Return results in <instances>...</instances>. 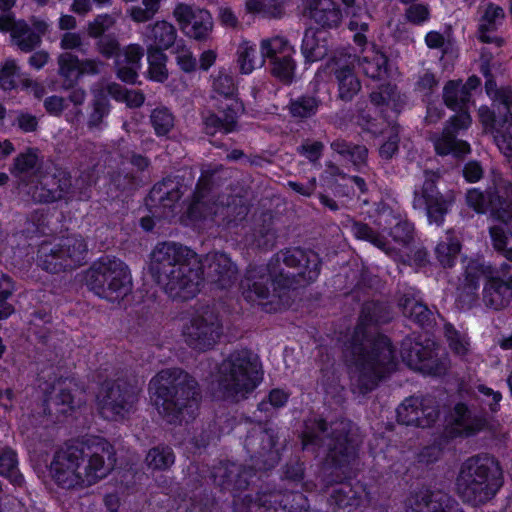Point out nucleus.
<instances>
[{
    "mask_svg": "<svg viewBox=\"0 0 512 512\" xmlns=\"http://www.w3.org/2000/svg\"><path fill=\"white\" fill-rule=\"evenodd\" d=\"M319 256L300 247L285 248L274 254L266 265L249 264L240 289L247 302L267 299L271 292L281 297L290 289L311 284L321 270Z\"/></svg>",
    "mask_w": 512,
    "mask_h": 512,
    "instance_id": "obj_1",
    "label": "nucleus"
},
{
    "mask_svg": "<svg viewBox=\"0 0 512 512\" xmlns=\"http://www.w3.org/2000/svg\"><path fill=\"white\" fill-rule=\"evenodd\" d=\"M389 320L390 311L384 302L373 300L362 305L359 324L351 339V354L358 372L357 386L362 394L372 392L395 370L397 357L396 348L390 337L378 333L366 346L357 336L358 329L360 326L385 324Z\"/></svg>",
    "mask_w": 512,
    "mask_h": 512,
    "instance_id": "obj_2",
    "label": "nucleus"
},
{
    "mask_svg": "<svg viewBox=\"0 0 512 512\" xmlns=\"http://www.w3.org/2000/svg\"><path fill=\"white\" fill-rule=\"evenodd\" d=\"M196 253L177 242L158 243L148 266L152 279L174 301L185 302L199 292V269L194 267Z\"/></svg>",
    "mask_w": 512,
    "mask_h": 512,
    "instance_id": "obj_3",
    "label": "nucleus"
},
{
    "mask_svg": "<svg viewBox=\"0 0 512 512\" xmlns=\"http://www.w3.org/2000/svg\"><path fill=\"white\" fill-rule=\"evenodd\" d=\"M149 396L159 415L170 424H180L185 414L194 419L201 392L196 379L183 369H164L149 382Z\"/></svg>",
    "mask_w": 512,
    "mask_h": 512,
    "instance_id": "obj_4",
    "label": "nucleus"
},
{
    "mask_svg": "<svg viewBox=\"0 0 512 512\" xmlns=\"http://www.w3.org/2000/svg\"><path fill=\"white\" fill-rule=\"evenodd\" d=\"M262 380L260 357L247 347L235 349L217 368L212 396L216 400L238 403L247 399Z\"/></svg>",
    "mask_w": 512,
    "mask_h": 512,
    "instance_id": "obj_5",
    "label": "nucleus"
},
{
    "mask_svg": "<svg viewBox=\"0 0 512 512\" xmlns=\"http://www.w3.org/2000/svg\"><path fill=\"white\" fill-rule=\"evenodd\" d=\"M504 482L499 461L488 454L476 455L461 464L456 488L464 502L473 506L491 500Z\"/></svg>",
    "mask_w": 512,
    "mask_h": 512,
    "instance_id": "obj_6",
    "label": "nucleus"
},
{
    "mask_svg": "<svg viewBox=\"0 0 512 512\" xmlns=\"http://www.w3.org/2000/svg\"><path fill=\"white\" fill-rule=\"evenodd\" d=\"M110 470L103 456L85 454L84 450H56L50 463L52 478L65 489L94 485Z\"/></svg>",
    "mask_w": 512,
    "mask_h": 512,
    "instance_id": "obj_7",
    "label": "nucleus"
},
{
    "mask_svg": "<svg viewBox=\"0 0 512 512\" xmlns=\"http://www.w3.org/2000/svg\"><path fill=\"white\" fill-rule=\"evenodd\" d=\"M85 280L89 290L110 302L122 300L132 287L127 264L114 256L101 257L93 263L85 275Z\"/></svg>",
    "mask_w": 512,
    "mask_h": 512,
    "instance_id": "obj_8",
    "label": "nucleus"
},
{
    "mask_svg": "<svg viewBox=\"0 0 512 512\" xmlns=\"http://www.w3.org/2000/svg\"><path fill=\"white\" fill-rule=\"evenodd\" d=\"M300 439L301 448H324L326 440L329 441L326 448H360L358 428L351 420L344 418L329 423L321 415L308 417L303 422Z\"/></svg>",
    "mask_w": 512,
    "mask_h": 512,
    "instance_id": "obj_9",
    "label": "nucleus"
},
{
    "mask_svg": "<svg viewBox=\"0 0 512 512\" xmlns=\"http://www.w3.org/2000/svg\"><path fill=\"white\" fill-rule=\"evenodd\" d=\"M438 350V343L423 333L407 335L400 344L403 363L425 376L443 377L448 373L450 360L439 356Z\"/></svg>",
    "mask_w": 512,
    "mask_h": 512,
    "instance_id": "obj_10",
    "label": "nucleus"
},
{
    "mask_svg": "<svg viewBox=\"0 0 512 512\" xmlns=\"http://www.w3.org/2000/svg\"><path fill=\"white\" fill-rule=\"evenodd\" d=\"M139 389L129 379L117 377L100 383L96 394L99 415L108 421H123L136 410Z\"/></svg>",
    "mask_w": 512,
    "mask_h": 512,
    "instance_id": "obj_11",
    "label": "nucleus"
},
{
    "mask_svg": "<svg viewBox=\"0 0 512 512\" xmlns=\"http://www.w3.org/2000/svg\"><path fill=\"white\" fill-rule=\"evenodd\" d=\"M87 254V244L80 235H69L56 243L43 241L37 250V264L49 273L73 270Z\"/></svg>",
    "mask_w": 512,
    "mask_h": 512,
    "instance_id": "obj_12",
    "label": "nucleus"
},
{
    "mask_svg": "<svg viewBox=\"0 0 512 512\" xmlns=\"http://www.w3.org/2000/svg\"><path fill=\"white\" fill-rule=\"evenodd\" d=\"M454 204V191L442 193L435 174L425 177L422 185L413 191L412 207L426 217L429 225L442 227Z\"/></svg>",
    "mask_w": 512,
    "mask_h": 512,
    "instance_id": "obj_13",
    "label": "nucleus"
},
{
    "mask_svg": "<svg viewBox=\"0 0 512 512\" xmlns=\"http://www.w3.org/2000/svg\"><path fill=\"white\" fill-rule=\"evenodd\" d=\"M183 192L179 183L171 178H164L155 183L145 198V204L152 216L140 219V227L150 232L155 227L154 218L168 219L175 215L178 202Z\"/></svg>",
    "mask_w": 512,
    "mask_h": 512,
    "instance_id": "obj_14",
    "label": "nucleus"
},
{
    "mask_svg": "<svg viewBox=\"0 0 512 512\" xmlns=\"http://www.w3.org/2000/svg\"><path fill=\"white\" fill-rule=\"evenodd\" d=\"M493 424L486 413L472 414L466 402L454 404L450 417L443 429V437L447 440L467 439L481 432L493 431Z\"/></svg>",
    "mask_w": 512,
    "mask_h": 512,
    "instance_id": "obj_15",
    "label": "nucleus"
},
{
    "mask_svg": "<svg viewBox=\"0 0 512 512\" xmlns=\"http://www.w3.org/2000/svg\"><path fill=\"white\" fill-rule=\"evenodd\" d=\"M223 334V325L219 315L205 311L193 316L183 328L186 344L193 350L206 352L212 349Z\"/></svg>",
    "mask_w": 512,
    "mask_h": 512,
    "instance_id": "obj_16",
    "label": "nucleus"
},
{
    "mask_svg": "<svg viewBox=\"0 0 512 512\" xmlns=\"http://www.w3.org/2000/svg\"><path fill=\"white\" fill-rule=\"evenodd\" d=\"M356 450H328L325 469H331L328 480L329 483H339L340 487L333 490L331 497L335 500L338 507L352 505L356 498V492L349 483L344 480L351 475L350 464L356 458Z\"/></svg>",
    "mask_w": 512,
    "mask_h": 512,
    "instance_id": "obj_17",
    "label": "nucleus"
},
{
    "mask_svg": "<svg viewBox=\"0 0 512 512\" xmlns=\"http://www.w3.org/2000/svg\"><path fill=\"white\" fill-rule=\"evenodd\" d=\"M194 267L199 269V285L205 281L214 290H228L238 281V267L224 252L208 255L205 264L196 259Z\"/></svg>",
    "mask_w": 512,
    "mask_h": 512,
    "instance_id": "obj_18",
    "label": "nucleus"
},
{
    "mask_svg": "<svg viewBox=\"0 0 512 512\" xmlns=\"http://www.w3.org/2000/svg\"><path fill=\"white\" fill-rule=\"evenodd\" d=\"M406 512H464L448 493L430 487L410 494Z\"/></svg>",
    "mask_w": 512,
    "mask_h": 512,
    "instance_id": "obj_19",
    "label": "nucleus"
},
{
    "mask_svg": "<svg viewBox=\"0 0 512 512\" xmlns=\"http://www.w3.org/2000/svg\"><path fill=\"white\" fill-rule=\"evenodd\" d=\"M70 188L69 176L53 173L41 176L30 193L34 203L51 204L62 200L68 203Z\"/></svg>",
    "mask_w": 512,
    "mask_h": 512,
    "instance_id": "obj_20",
    "label": "nucleus"
},
{
    "mask_svg": "<svg viewBox=\"0 0 512 512\" xmlns=\"http://www.w3.org/2000/svg\"><path fill=\"white\" fill-rule=\"evenodd\" d=\"M330 148L341 166L361 174L369 171V150L365 145L338 138L331 142Z\"/></svg>",
    "mask_w": 512,
    "mask_h": 512,
    "instance_id": "obj_21",
    "label": "nucleus"
},
{
    "mask_svg": "<svg viewBox=\"0 0 512 512\" xmlns=\"http://www.w3.org/2000/svg\"><path fill=\"white\" fill-rule=\"evenodd\" d=\"M494 274H498L497 268L490 262L486 261L483 256L470 258L467 261L462 274V292L468 296H477L481 281L485 280V282H489Z\"/></svg>",
    "mask_w": 512,
    "mask_h": 512,
    "instance_id": "obj_22",
    "label": "nucleus"
},
{
    "mask_svg": "<svg viewBox=\"0 0 512 512\" xmlns=\"http://www.w3.org/2000/svg\"><path fill=\"white\" fill-rule=\"evenodd\" d=\"M306 10L320 31L337 29L343 20L342 9L334 0H308Z\"/></svg>",
    "mask_w": 512,
    "mask_h": 512,
    "instance_id": "obj_23",
    "label": "nucleus"
},
{
    "mask_svg": "<svg viewBox=\"0 0 512 512\" xmlns=\"http://www.w3.org/2000/svg\"><path fill=\"white\" fill-rule=\"evenodd\" d=\"M286 498L284 490L277 487L275 483L263 482L259 485L255 496L248 494L240 498V506L242 508L257 506L258 509L277 510L278 507L286 508Z\"/></svg>",
    "mask_w": 512,
    "mask_h": 512,
    "instance_id": "obj_24",
    "label": "nucleus"
},
{
    "mask_svg": "<svg viewBox=\"0 0 512 512\" xmlns=\"http://www.w3.org/2000/svg\"><path fill=\"white\" fill-rule=\"evenodd\" d=\"M253 476L254 473L249 466L227 463L218 469L215 481L222 490L235 493L247 489Z\"/></svg>",
    "mask_w": 512,
    "mask_h": 512,
    "instance_id": "obj_25",
    "label": "nucleus"
},
{
    "mask_svg": "<svg viewBox=\"0 0 512 512\" xmlns=\"http://www.w3.org/2000/svg\"><path fill=\"white\" fill-rule=\"evenodd\" d=\"M504 17L505 12L501 6L492 2L488 3L478 23V40L484 44H496L498 47L502 46L503 39L491 35V33L498 30L499 26L502 24L501 20H503Z\"/></svg>",
    "mask_w": 512,
    "mask_h": 512,
    "instance_id": "obj_26",
    "label": "nucleus"
},
{
    "mask_svg": "<svg viewBox=\"0 0 512 512\" xmlns=\"http://www.w3.org/2000/svg\"><path fill=\"white\" fill-rule=\"evenodd\" d=\"M143 36L147 49L165 52L176 43L177 30L174 25L165 20L156 21L146 27Z\"/></svg>",
    "mask_w": 512,
    "mask_h": 512,
    "instance_id": "obj_27",
    "label": "nucleus"
},
{
    "mask_svg": "<svg viewBox=\"0 0 512 512\" xmlns=\"http://www.w3.org/2000/svg\"><path fill=\"white\" fill-rule=\"evenodd\" d=\"M436 416L437 413L433 417L431 414H428L426 417L422 407V400L413 396L405 398L396 409L398 423L406 426L424 428L430 426L435 421Z\"/></svg>",
    "mask_w": 512,
    "mask_h": 512,
    "instance_id": "obj_28",
    "label": "nucleus"
},
{
    "mask_svg": "<svg viewBox=\"0 0 512 512\" xmlns=\"http://www.w3.org/2000/svg\"><path fill=\"white\" fill-rule=\"evenodd\" d=\"M510 280H504L498 274H494L483 287V300L487 307L494 310H502L511 302Z\"/></svg>",
    "mask_w": 512,
    "mask_h": 512,
    "instance_id": "obj_29",
    "label": "nucleus"
},
{
    "mask_svg": "<svg viewBox=\"0 0 512 512\" xmlns=\"http://www.w3.org/2000/svg\"><path fill=\"white\" fill-rule=\"evenodd\" d=\"M321 34L322 31L312 27L305 30L301 43V54L305 63L318 62L328 56L330 51L328 40L321 37Z\"/></svg>",
    "mask_w": 512,
    "mask_h": 512,
    "instance_id": "obj_30",
    "label": "nucleus"
},
{
    "mask_svg": "<svg viewBox=\"0 0 512 512\" xmlns=\"http://www.w3.org/2000/svg\"><path fill=\"white\" fill-rule=\"evenodd\" d=\"M320 105L321 100L316 95L305 93L294 97L289 93V101L283 110H286L292 119L302 121L314 117Z\"/></svg>",
    "mask_w": 512,
    "mask_h": 512,
    "instance_id": "obj_31",
    "label": "nucleus"
},
{
    "mask_svg": "<svg viewBox=\"0 0 512 512\" xmlns=\"http://www.w3.org/2000/svg\"><path fill=\"white\" fill-rule=\"evenodd\" d=\"M212 88L219 97V105L243 110V104L238 97V87L232 75L220 71L213 80Z\"/></svg>",
    "mask_w": 512,
    "mask_h": 512,
    "instance_id": "obj_32",
    "label": "nucleus"
},
{
    "mask_svg": "<svg viewBox=\"0 0 512 512\" xmlns=\"http://www.w3.org/2000/svg\"><path fill=\"white\" fill-rule=\"evenodd\" d=\"M493 217L505 224L512 222V183L506 182L489 194Z\"/></svg>",
    "mask_w": 512,
    "mask_h": 512,
    "instance_id": "obj_33",
    "label": "nucleus"
},
{
    "mask_svg": "<svg viewBox=\"0 0 512 512\" xmlns=\"http://www.w3.org/2000/svg\"><path fill=\"white\" fill-rule=\"evenodd\" d=\"M332 71L338 86V98L344 102L351 101L361 89L354 67L345 64L332 68Z\"/></svg>",
    "mask_w": 512,
    "mask_h": 512,
    "instance_id": "obj_34",
    "label": "nucleus"
},
{
    "mask_svg": "<svg viewBox=\"0 0 512 512\" xmlns=\"http://www.w3.org/2000/svg\"><path fill=\"white\" fill-rule=\"evenodd\" d=\"M218 109L223 112V117L215 113L208 115L204 119V130L208 135H215L217 132L229 134L234 132L237 127V119L241 110L218 105Z\"/></svg>",
    "mask_w": 512,
    "mask_h": 512,
    "instance_id": "obj_35",
    "label": "nucleus"
},
{
    "mask_svg": "<svg viewBox=\"0 0 512 512\" xmlns=\"http://www.w3.org/2000/svg\"><path fill=\"white\" fill-rule=\"evenodd\" d=\"M341 224L345 229H348L357 240L369 242L380 249L385 248L386 239L368 224L350 216L342 220Z\"/></svg>",
    "mask_w": 512,
    "mask_h": 512,
    "instance_id": "obj_36",
    "label": "nucleus"
},
{
    "mask_svg": "<svg viewBox=\"0 0 512 512\" xmlns=\"http://www.w3.org/2000/svg\"><path fill=\"white\" fill-rule=\"evenodd\" d=\"M32 80H21L20 67L14 59H6L0 64V89L4 92L17 90L22 84L24 88L32 85Z\"/></svg>",
    "mask_w": 512,
    "mask_h": 512,
    "instance_id": "obj_37",
    "label": "nucleus"
},
{
    "mask_svg": "<svg viewBox=\"0 0 512 512\" xmlns=\"http://www.w3.org/2000/svg\"><path fill=\"white\" fill-rule=\"evenodd\" d=\"M367 213L372 222L383 232H388L402 215L399 208L394 209L384 201L375 202L373 209H368Z\"/></svg>",
    "mask_w": 512,
    "mask_h": 512,
    "instance_id": "obj_38",
    "label": "nucleus"
},
{
    "mask_svg": "<svg viewBox=\"0 0 512 512\" xmlns=\"http://www.w3.org/2000/svg\"><path fill=\"white\" fill-rule=\"evenodd\" d=\"M433 143L435 152L439 156H447L450 154L460 156L470 151V146L466 141L458 140L457 136L444 128L441 135L436 137Z\"/></svg>",
    "mask_w": 512,
    "mask_h": 512,
    "instance_id": "obj_39",
    "label": "nucleus"
},
{
    "mask_svg": "<svg viewBox=\"0 0 512 512\" xmlns=\"http://www.w3.org/2000/svg\"><path fill=\"white\" fill-rule=\"evenodd\" d=\"M402 308L404 316L421 328L432 327L435 323L432 311L423 302L407 298Z\"/></svg>",
    "mask_w": 512,
    "mask_h": 512,
    "instance_id": "obj_40",
    "label": "nucleus"
},
{
    "mask_svg": "<svg viewBox=\"0 0 512 512\" xmlns=\"http://www.w3.org/2000/svg\"><path fill=\"white\" fill-rule=\"evenodd\" d=\"M462 244L458 238L448 234L445 240L440 241L435 247V255L443 268H453L461 252Z\"/></svg>",
    "mask_w": 512,
    "mask_h": 512,
    "instance_id": "obj_41",
    "label": "nucleus"
},
{
    "mask_svg": "<svg viewBox=\"0 0 512 512\" xmlns=\"http://www.w3.org/2000/svg\"><path fill=\"white\" fill-rule=\"evenodd\" d=\"M344 180L348 181L351 185L337 184L334 188L335 195L352 199L356 192H358L357 202L360 204L361 207L368 206V186L365 179L360 176L354 175L348 176Z\"/></svg>",
    "mask_w": 512,
    "mask_h": 512,
    "instance_id": "obj_42",
    "label": "nucleus"
},
{
    "mask_svg": "<svg viewBox=\"0 0 512 512\" xmlns=\"http://www.w3.org/2000/svg\"><path fill=\"white\" fill-rule=\"evenodd\" d=\"M269 72L278 82L283 85H291L295 79L296 61L292 54L280 56L268 63Z\"/></svg>",
    "mask_w": 512,
    "mask_h": 512,
    "instance_id": "obj_43",
    "label": "nucleus"
},
{
    "mask_svg": "<svg viewBox=\"0 0 512 512\" xmlns=\"http://www.w3.org/2000/svg\"><path fill=\"white\" fill-rule=\"evenodd\" d=\"M213 29V18L207 9H197L196 15L189 23V27L183 32L190 38L197 41H205Z\"/></svg>",
    "mask_w": 512,
    "mask_h": 512,
    "instance_id": "obj_44",
    "label": "nucleus"
},
{
    "mask_svg": "<svg viewBox=\"0 0 512 512\" xmlns=\"http://www.w3.org/2000/svg\"><path fill=\"white\" fill-rule=\"evenodd\" d=\"M470 99V93L462 89L460 81L450 80L444 85L443 102L448 109L454 111L469 108Z\"/></svg>",
    "mask_w": 512,
    "mask_h": 512,
    "instance_id": "obj_45",
    "label": "nucleus"
},
{
    "mask_svg": "<svg viewBox=\"0 0 512 512\" xmlns=\"http://www.w3.org/2000/svg\"><path fill=\"white\" fill-rule=\"evenodd\" d=\"M12 42L24 53H31L40 47L42 41L38 34H34L31 26L23 19L19 20V25L15 28Z\"/></svg>",
    "mask_w": 512,
    "mask_h": 512,
    "instance_id": "obj_46",
    "label": "nucleus"
},
{
    "mask_svg": "<svg viewBox=\"0 0 512 512\" xmlns=\"http://www.w3.org/2000/svg\"><path fill=\"white\" fill-rule=\"evenodd\" d=\"M370 101L376 107H380V112L384 113V107L392 105V110L395 117L401 111L400 104L398 102L399 95L397 94L396 85L386 84L382 85L378 90H374L369 95Z\"/></svg>",
    "mask_w": 512,
    "mask_h": 512,
    "instance_id": "obj_47",
    "label": "nucleus"
},
{
    "mask_svg": "<svg viewBox=\"0 0 512 512\" xmlns=\"http://www.w3.org/2000/svg\"><path fill=\"white\" fill-rule=\"evenodd\" d=\"M260 52L262 56V63L270 62L280 58L282 55L292 54L294 49L289 44V41L281 36L263 39L260 44Z\"/></svg>",
    "mask_w": 512,
    "mask_h": 512,
    "instance_id": "obj_48",
    "label": "nucleus"
},
{
    "mask_svg": "<svg viewBox=\"0 0 512 512\" xmlns=\"http://www.w3.org/2000/svg\"><path fill=\"white\" fill-rule=\"evenodd\" d=\"M168 57L165 52L154 49H147L148 79L158 83H164L168 79L167 69Z\"/></svg>",
    "mask_w": 512,
    "mask_h": 512,
    "instance_id": "obj_49",
    "label": "nucleus"
},
{
    "mask_svg": "<svg viewBox=\"0 0 512 512\" xmlns=\"http://www.w3.org/2000/svg\"><path fill=\"white\" fill-rule=\"evenodd\" d=\"M388 63L389 59L384 53L376 52L363 58L362 69L367 77L380 80L388 76Z\"/></svg>",
    "mask_w": 512,
    "mask_h": 512,
    "instance_id": "obj_50",
    "label": "nucleus"
},
{
    "mask_svg": "<svg viewBox=\"0 0 512 512\" xmlns=\"http://www.w3.org/2000/svg\"><path fill=\"white\" fill-rule=\"evenodd\" d=\"M150 124L157 137L166 136L174 127V115L166 107H156L151 112Z\"/></svg>",
    "mask_w": 512,
    "mask_h": 512,
    "instance_id": "obj_51",
    "label": "nucleus"
},
{
    "mask_svg": "<svg viewBox=\"0 0 512 512\" xmlns=\"http://www.w3.org/2000/svg\"><path fill=\"white\" fill-rule=\"evenodd\" d=\"M80 59L72 53H63L59 56V73L68 86L73 88L79 80L78 70H80Z\"/></svg>",
    "mask_w": 512,
    "mask_h": 512,
    "instance_id": "obj_52",
    "label": "nucleus"
},
{
    "mask_svg": "<svg viewBox=\"0 0 512 512\" xmlns=\"http://www.w3.org/2000/svg\"><path fill=\"white\" fill-rule=\"evenodd\" d=\"M401 127L397 122L392 124V128L382 136L384 141L378 148V155L384 161L391 160L399 152Z\"/></svg>",
    "mask_w": 512,
    "mask_h": 512,
    "instance_id": "obj_53",
    "label": "nucleus"
},
{
    "mask_svg": "<svg viewBox=\"0 0 512 512\" xmlns=\"http://www.w3.org/2000/svg\"><path fill=\"white\" fill-rule=\"evenodd\" d=\"M490 99L493 107L501 116V122L512 119V86L499 87V90Z\"/></svg>",
    "mask_w": 512,
    "mask_h": 512,
    "instance_id": "obj_54",
    "label": "nucleus"
},
{
    "mask_svg": "<svg viewBox=\"0 0 512 512\" xmlns=\"http://www.w3.org/2000/svg\"><path fill=\"white\" fill-rule=\"evenodd\" d=\"M0 475L9 478L14 484H21L23 477L19 473L18 460L14 450L0 452Z\"/></svg>",
    "mask_w": 512,
    "mask_h": 512,
    "instance_id": "obj_55",
    "label": "nucleus"
},
{
    "mask_svg": "<svg viewBox=\"0 0 512 512\" xmlns=\"http://www.w3.org/2000/svg\"><path fill=\"white\" fill-rule=\"evenodd\" d=\"M38 153L35 148H27L25 152L19 153L13 161L10 172L15 177H20L35 169L38 163Z\"/></svg>",
    "mask_w": 512,
    "mask_h": 512,
    "instance_id": "obj_56",
    "label": "nucleus"
},
{
    "mask_svg": "<svg viewBox=\"0 0 512 512\" xmlns=\"http://www.w3.org/2000/svg\"><path fill=\"white\" fill-rule=\"evenodd\" d=\"M444 336L450 350L459 357H465L469 353L470 342L451 323L444 325Z\"/></svg>",
    "mask_w": 512,
    "mask_h": 512,
    "instance_id": "obj_57",
    "label": "nucleus"
},
{
    "mask_svg": "<svg viewBox=\"0 0 512 512\" xmlns=\"http://www.w3.org/2000/svg\"><path fill=\"white\" fill-rule=\"evenodd\" d=\"M394 122L395 121L374 118L366 113L359 115L357 120L362 131L371 134L375 138L385 136V134L392 128V124Z\"/></svg>",
    "mask_w": 512,
    "mask_h": 512,
    "instance_id": "obj_58",
    "label": "nucleus"
},
{
    "mask_svg": "<svg viewBox=\"0 0 512 512\" xmlns=\"http://www.w3.org/2000/svg\"><path fill=\"white\" fill-rule=\"evenodd\" d=\"M414 223L401 215L391 229L387 232L394 242L401 245H408L414 240Z\"/></svg>",
    "mask_w": 512,
    "mask_h": 512,
    "instance_id": "obj_59",
    "label": "nucleus"
},
{
    "mask_svg": "<svg viewBox=\"0 0 512 512\" xmlns=\"http://www.w3.org/2000/svg\"><path fill=\"white\" fill-rule=\"evenodd\" d=\"M252 472L268 471L273 469L280 461L279 450H257L250 457Z\"/></svg>",
    "mask_w": 512,
    "mask_h": 512,
    "instance_id": "obj_60",
    "label": "nucleus"
},
{
    "mask_svg": "<svg viewBox=\"0 0 512 512\" xmlns=\"http://www.w3.org/2000/svg\"><path fill=\"white\" fill-rule=\"evenodd\" d=\"M290 396V392L285 389L273 388L268 392L267 396L258 403L257 409L260 412L267 413L271 408H283L287 405Z\"/></svg>",
    "mask_w": 512,
    "mask_h": 512,
    "instance_id": "obj_61",
    "label": "nucleus"
},
{
    "mask_svg": "<svg viewBox=\"0 0 512 512\" xmlns=\"http://www.w3.org/2000/svg\"><path fill=\"white\" fill-rule=\"evenodd\" d=\"M110 113V102L106 95L99 93L95 95L92 103V111L88 117V127H99L103 119Z\"/></svg>",
    "mask_w": 512,
    "mask_h": 512,
    "instance_id": "obj_62",
    "label": "nucleus"
},
{
    "mask_svg": "<svg viewBox=\"0 0 512 512\" xmlns=\"http://www.w3.org/2000/svg\"><path fill=\"white\" fill-rule=\"evenodd\" d=\"M95 181L93 175L82 174L75 180V185L72 195L69 200L75 199L77 201H89L92 198L94 191Z\"/></svg>",
    "mask_w": 512,
    "mask_h": 512,
    "instance_id": "obj_63",
    "label": "nucleus"
},
{
    "mask_svg": "<svg viewBox=\"0 0 512 512\" xmlns=\"http://www.w3.org/2000/svg\"><path fill=\"white\" fill-rule=\"evenodd\" d=\"M257 50L254 45L245 43L238 49V65L242 74H250L254 71L257 65Z\"/></svg>",
    "mask_w": 512,
    "mask_h": 512,
    "instance_id": "obj_64",
    "label": "nucleus"
}]
</instances>
